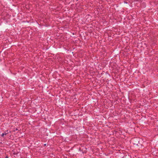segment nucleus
I'll return each instance as SVG.
<instances>
[{"label": "nucleus", "mask_w": 158, "mask_h": 158, "mask_svg": "<svg viewBox=\"0 0 158 158\" xmlns=\"http://www.w3.org/2000/svg\"><path fill=\"white\" fill-rule=\"evenodd\" d=\"M9 132H8V130L6 131H5L1 135V136L2 137H3L4 135H6L8 134Z\"/></svg>", "instance_id": "1"}, {"label": "nucleus", "mask_w": 158, "mask_h": 158, "mask_svg": "<svg viewBox=\"0 0 158 158\" xmlns=\"http://www.w3.org/2000/svg\"><path fill=\"white\" fill-rule=\"evenodd\" d=\"M5 158H8V157H7V156H6Z\"/></svg>", "instance_id": "2"}, {"label": "nucleus", "mask_w": 158, "mask_h": 158, "mask_svg": "<svg viewBox=\"0 0 158 158\" xmlns=\"http://www.w3.org/2000/svg\"><path fill=\"white\" fill-rule=\"evenodd\" d=\"M44 146H45L46 145V144H44Z\"/></svg>", "instance_id": "3"}, {"label": "nucleus", "mask_w": 158, "mask_h": 158, "mask_svg": "<svg viewBox=\"0 0 158 158\" xmlns=\"http://www.w3.org/2000/svg\"><path fill=\"white\" fill-rule=\"evenodd\" d=\"M18 130V129H17V128H16V130Z\"/></svg>", "instance_id": "4"}]
</instances>
